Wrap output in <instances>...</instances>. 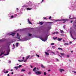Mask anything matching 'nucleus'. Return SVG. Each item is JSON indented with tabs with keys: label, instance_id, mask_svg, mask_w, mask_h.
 Instances as JSON below:
<instances>
[{
	"label": "nucleus",
	"instance_id": "nucleus-1",
	"mask_svg": "<svg viewBox=\"0 0 76 76\" xmlns=\"http://www.w3.org/2000/svg\"><path fill=\"white\" fill-rule=\"evenodd\" d=\"M69 19H62L61 20H57L56 21H69Z\"/></svg>",
	"mask_w": 76,
	"mask_h": 76
},
{
	"label": "nucleus",
	"instance_id": "nucleus-2",
	"mask_svg": "<svg viewBox=\"0 0 76 76\" xmlns=\"http://www.w3.org/2000/svg\"><path fill=\"white\" fill-rule=\"evenodd\" d=\"M35 73L37 75H39L42 73V72L41 71H36Z\"/></svg>",
	"mask_w": 76,
	"mask_h": 76
},
{
	"label": "nucleus",
	"instance_id": "nucleus-3",
	"mask_svg": "<svg viewBox=\"0 0 76 76\" xmlns=\"http://www.w3.org/2000/svg\"><path fill=\"white\" fill-rule=\"evenodd\" d=\"M41 39V40H42V41H47V38L46 37L45 39H43L42 38H40Z\"/></svg>",
	"mask_w": 76,
	"mask_h": 76
},
{
	"label": "nucleus",
	"instance_id": "nucleus-4",
	"mask_svg": "<svg viewBox=\"0 0 76 76\" xmlns=\"http://www.w3.org/2000/svg\"><path fill=\"white\" fill-rule=\"evenodd\" d=\"M17 38L18 39H19V40H20V36L19 35V34L17 33Z\"/></svg>",
	"mask_w": 76,
	"mask_h": 76
},
{
	"label": "nucleus",
	"instance_id": "nucleus-5",
	"mask_svg": "<svg viewBox=\"0 0 76 76\" xmlns=\"http://www.w3.org/2000/svg\"><path fill=\"white\" fill-rule=\"evenodd\" d=\"M7 54H5V56H7V55H8V54H9V52H10L9 49H8L7 50Z\"/></svg>",
	"mask_w": 76,
	"mask_h": 76
},
{
	"label": "nucleus",
	"instance_id": "nucleus-6",
	"mask_svg": "<svg viewBox=\"0 0 76 76\" xmlns=\"http://www.w3.org/2000/svg\"><path fill=\"white\" fill-rule=\"evenodd\" d=\"M43 23H44V22H40L39 23V24L40 25H43Z\"/></svg>",
	"mask_w": 76,
	"mask_h": 76
},
{
	"label": "nucleus",
	"instance_id": "nucleus-7",
	"mask_svg": "<svg viewBox=\"0 0 76 76\" xmlns=\"http://www.w3.org/2000/svg\"><path fill=\"white\" fill-rule=\"evenodd\" d=\"M59 71H60V72H61V73H62V72L63 71H64V70L63 69H60Z\"/></svg>",
	"mask_w": 76,
	"mask_h": 76
},
{
	"label": "nucleus",
	"instance_id": "nucleus-8",
	"mask_svg": "<svg viewBox=\"0 0 76 76\" xmlns=\"http://www.w3.org/2000/svg\"><path fill=\"white\" fill-rule=\"evenodd\" d=\"M15 33H13L12 34H10V35H12L13 37L15 36Z\"/></svg>",
	"mask_w": 76,
	"mask_h": 76
},
{
	"label": "nucleus",
	"instance_id": "nucleus-9",
	"mask_svg": "<svg viewBox=\"0 0 76 76\" xmlns=\"http://www.w3.org/2000/svg\"><path fill=\"white\" fill-rule=\"evenodd\" d=\"M62 39H63L62 38H58V41H61V40Z\"/></svg>",
	"mask_w": 76,
	"mask_h": 76
},
{
	"label": "nucleus",
	"instance_id": "nucleus-10",
	"mask_svg": "<svg viewBox=\"0 0 76 76\" xmlns=\"http://www.w3.org/2000/svg\"><path fill=\"white\" fill-rule=\"evenodd\" d=\"M39 70V68H36V71L38 72Z\"/></svg>",
	"mask_w": 76,
	"mask_h": 76
},
{
	"label": "nucleus",
	"instance_id": "nucleus-11",
	"mask_svg": "<svg viewBox=\"0 0 76 76\" xmlns=\"http://www.w3.org/2000/svg\"><path fill=\"white\" fill-rule=\"evenodd\" d=\"M69 45V43H65L64 44V45Z\"/></svg>",
	"mask_w": 76,
	"mask_h": 76
},
{
	"label": "nucleus",
	"instance_id": "nucleus-12",
	"mask_svg": "<svg viewBox=\"0 0 76 76\" xmlns=\"http://www.w3.org/2000/svg\"><path fill=\"white\" fill-rule=\"evenodd\" d=\"M33 71L35 72V71H36V67H34L33 69Z\"/></svg>",
	"mask_w": 76,
	"mask_h": 76
},
{
	"label": "nucleus",
	"instance_id": "nucleus-13",
	"mask_svg": "<svg viewBox=\"0 0 76 76\" xmlns=\"http://www.w3.org/2000/svg\"><path fill=\"white\" fill-rule=\"evenodd\" d=\"M18 45H19V43H16V47H18Z\"/></svg>",
	"mask_w": 76,
	"mask_h": 76
},
{
	"label": "nucleus",
	"instance_id": "nucleus-14",
	"mask_svg": "<svg viewBox=\"0 0 76 76\" xmlns=\"http://www.w3.org/2000/svg\"><path fill=\"white\" fill-rule=\"evenodd\" d=\"M60 54L61 56H64V53H60Z\"/></svg>",
	"mask_w": 76,
	"mask_h": 76
},
{
	"label": "nucleus",
	"instance_id": "nucleus-15",
	"mask_svg": "<svg viewBox=\"0 0 76 76\" xmlns=\"http://www.w3.org/2000/svg\"><path fill=\"white\" fill-rule=\"evenodd\" d=\"M45 53L46 54V55H47V56H48L49 55V53H47V52H45Z\"/></svg>",
	"mask_w": 76,
	"mask_h": 76
},
{
	"label": "nucleus",
	"instance_id": "nucleus-16",
	"mask_svg": "<svg viewBox=\"0 0 76 76\" xmlns=\"http://www.w3.org/2000/svg\"><path fill=\"white\" fill-rule=\"evenodd\" d=\"M28 22L30 24H31V23L30 22V21H29V19H28Z\"/></svg>",
	"mask_w": 76,
	"mask_h": 76
},
{
	"label": "nucleus",
	"instance_id": "nucleus-17",
	"mask_svg": "<svg viewBox=\"0 0 76 76\" xmlns=\"http://www.w3.org/2000/svg\"><path fill=\"white\" fill-rule=\"evenodd\" d=\"M30 56H27L26 57V60H28V58H29V57Z\"/></svg>",
	"mask_w": 76,
	"mask_h": 76
},
{
	"label": "nucleus",
	"instance_id": "nucleus-18",
	"mask_svg": "<svg viewBox=\"0 0 76 76\" xmlns=\"http://www.w3.org/2000/svg\"><path fill=\"white\" fill-rule=\"evenodd\" d=\"M9 73L8 71H7L6 72H4V73L5 74H6V73Z\"/></svg>",
	"mask_w": 76,
	"mask_h": 76
},
{
	"label": "nucleus",
	"instance_id": "nucleus-19",
	"mask_svg": "<svg viewBox=\"0 0 76 76\" xmlns=\"http://www.w3.org/2000/svg\"><path fill=\"white\" fill-rule=\"evenodd\" d=\"M15 69H16V70L18 69V66H15L14 67Z\"/></svg>",
	"mask_w": 76,
	"mask_h": 76
},
{
	"label": "nucleus",
	"instance_id": "nucleus-20",
	"mask_svg": "<svg viewBox=\"0 0 76 76\" xmlns=\"http://www.w3.org/2000/svg\"><path fill=\"white\" fill-rule=\"evenodd\" d=\"M26 9L27 10H31V9H32V8H27Z\"/></svg>",
	"mask_w": 76,
	"mask_h": 76
},
{
	"label": "nucleus",
	"instance_id": "nucleus-21",
	"mask_svg": "<svg viewBox=\"0 0 76 76\" xmlns=\"http://www.w3.org/2000/svg\"><path fill=\"white\" fill-rule=\"evenodd\" d=\"M22 65H20L19 66L18 68H20V67H22Z\"/></svg>",
	"mask_w": 76,
	"mask_h": 76
},
{
	"label": "nucleus",
	"instance_id": "nucleus-22",
	"mask_svg": "<svg viewBox=\"0 0 76 76\" xmlns=\"http://www.w3.org/2000/svg\"><path fill=\"white\" fill-rule=\"evenodd\" d=\"M58 50H63V49L60 48H58Z\"/></svg>",
	"mask_w": 76,
	"mask_h": 76
},
{
	"label": "nucleus",
	"instance_id": "nucleus-23",
	"mask_svg": "<svg viewBox=\"0 0 76 76\" xmlns=\"http://www.w3.org/2000/svg\"><path fill=\"white\" fill-rule=\"evenodd\" d=\"M41 66L42 67V68H45V67H44V66L43 65H42V64L41 65Z\"/></svg>",
	"mask_w": 76,
	"mask_h": 76
},
{
	"label": "nucleus",
	"instance_id": "nucleus-24",
	"mask_svg": "<svg viewBox=\"0 0 76 76\" xmlns=\"http://www.w3.org/2000/svg\"><path fill=\"white\" fill-rule=\"evenodd\" d=\"M71 36L72 38H73V39H76V38L75 39V38H73V36H72V34H71Z\"/></svg>",
	"mask_w": 76,
	"mask_h": 76
},
{
	"label": "nucleus",
	"instance_id": "nucleus-25",
	"mask_svg": "<svg viewBox=\"0 0 76 76\" xmlns=\"http://www.w3.org/2000/svg\"><path fill=\"white\" fill-rule=\"evenodd\" d=\"M25 70L24 69H22L21 70V72H25Z\"/></svg>",
	"mask_w": 76,
	"mask_h": 76
},
{
	"label": "nucleus",
	"instance_id": "nucleus-26",
	"mask_svg": "<svg viewBox=\"0 0 76 76\" xmlns=\"http://www.w3.org/2000/svg\"><path fill=\"white\" fill-rule=\"evenodd\" d=\"M24 61L23 60H18V61H19V62H22V61Z\"/></svg>",
	"mask_w": 76,
	"mask_h": 76
},
{
	"label": "nucleus",
	"instance_id": "nucleus-27",
	"mask_svg": "<svg viewBox=\"0 0 76 76\" xmlns=\"http://www.w3.org/2000/svg\"><path fill=\"white\" fill-rule=\"evenodd\" d=\"M3 54H4V53H1L0 55V56H2Z\"/></svg>",
	"mask_w": 76,
	"mask_h": 76
},
{
	"label": "nucleus",
	"instance_id": "nucleus-28",
	"mask_svg": "<svg viewBox=\"0 0 76 76\" xmlns=\"http://www.w3.org/2000/svg\"><path fill=\"white\" fill-rule=\"evenodd\" d=\"M53 34H58V32H56L54 33Z\"/></svg>",
	"mask_w": 76,
	"mask_h": 76
},
{
	"label": "nucleus",
	"instance_id": "nucleus-29",
	"mask_svg": "<svg viewBox=\"0 0 76 76\" xmlns=\"http://www.w3.org/2000/svg\"><path fill=\"white\" fill-rule=\"evenodd\" d=\"M61 33H63V31L61 30H60Z\"/></svg>",
	"mask_w": 76,
	"mask_h": 76
},
{
	"label": "nucleus",
	"instance_id": "nucleus-30",
	"mask_svg": "<svg viewBox=\"0 0 76 76\" xmlns=\"http://www.w3.org/2000/svg\"><path fill=\"white\" fill-rule=\"evenodd\" d=\"M56 48V46H53L52 47V48Z\"/></svg>",
	"mask_w": 76,
	"mask_h": 76
},
{
	"label": "nucleus",
	"instance_id": "nucleus-31",
	"mask_svg": "<svg viewBox=\"0 0 76 76\" xmlns=\"http://www.w3.org/2000/svg\"><path fill=\"white\" fill-rule=\"evenodd\" d=\"M44 75H47V73H46L45 72H44Z\"/></svg>",
	"mask_w": 76,
	"mask_h": 76
},
{
	"label": "nucleus",
	"instance_id": "nucleus-32",
	"mask_svg": "<svg viewBox=\"0 0 76 76\" xmlns=\"http://www.w3.org/2000/svg\"><path fill=\"white\" fill-rule=\"evenodd\" d=\"M11 18H14V16L13 15H12L11 17Z\"/></svg>",
	"mask_w": 76,
	"mask_h": 76
},
{
	"label": "nucleus",
	"instance_id": "nucleus-33",
	"mask_svg": "<svg viewBox=\"0 0 76 76\" xmlns=\"http://www.w3.org/2000/svg\"><path fill=\"white\" fill-rule=\"evenodd\" d=\"M31 36L32 34H29V36L30 37H31Z\"/></svg>",
	"mask_w": 76,
	"mask_h": 76
},
{
	"label": "nucleus",
	"instance_id": "nucleus-34",
	"mask_svg": "<svg viewBox=\"0 0 76 76\" xmlns=\"http://www.w3.org/2000/svg\"><path fill=\"white\" fill-rule=\"evenodd\" d=\"M36 56L37 57H39V55H38V54H36Z\"/></svg>",
	"mask_w": 76,
	"mask_h": 76
},
{
	"label": "nucleus",
	"instance_id": "nucleus-35",
	"mask_svg": "<svg viewBox=\"0 0 76 76\" xmlns=\"http://www.w3.org/2000/svg\"><path fill=\"white\" fill-rule=\"evenodd\" d=\"M23 7H27V6L26 5H24L23 6Z\"/></svg>",
	"mask_w": 76,
	"mask_h": 76
},
{
	"label": "nucleus",
	"instance_id": "nucleus-36",
	"mask_svg": "<svg viewBox=\"0 0 76 76\" xmlns=\"http://www.w3.org/2000/svg\"><path fill=\"white\" fill-rule=\"evenodd\" d=\"M43 19H46V20H47V18H45V17H44L43 18Z\"/></svg>",
	"mask_w": 76,
	"mask_h": 76
},
{
	"label": "nucleus",
	"instance_id": "nucleus-37",
	"mask_svg": "<svg viewBox=\"0 0 76 76\" xmlns=\"http://www.w3.org/2000/svg\"><path fill=\"white\" fill-rule=\"evenodd\" d=\"M58 56H59L60 57H61V58H62V56H61L60 55H58Z\"/></svg>",
	"mask_w": 76,
	"mask_h": 76
},
{
	"label": "nucleus",
	"instance_id": "nucleus-38",
	"mask_svg": "<svg viewBox=\"0 0 76 76\" xmlns=\"http://www.w3.org/2000/svg\"><path fill=\"white\" fill-rule=\"evenodd\" d=\"M51 45H54V43H51Z\"/></svg>",
	"mask_w": 76,
	"mask_h": 76
},
{
	"label": "nucleus",
	"instance_id": "nucleus-39",
	"mask_svg": "<svg viewBox=\"0 0 76 76\" xmlns=\"http://www.w3.org/2000/svg\"><path fill=\"white\" fill-rule=\"evenodd\" d=\"M49 19H51V17L50 16L49 18Z\"/></svg>",
	"mask_w": 76,
	"mask_h": 76
},
{
	"label": "nucleus",
	"instance_id": "nucleus-40",
	"mask_svg": "<svg viewBox=\"0 0 76 76\" xmlns=\"http://www.w3.org/2000/svg\"><path fill=\"white\" fill-rule=\"evenodd\" d=\"M53 39H57V37H55V38L53 37Z\"/></svg>",
	"mask_w": 76,
	"mask_h": 76
},
{
	"label": "nucleus",
	"instance_id": "nucleus-41",
	"mask_svg": "<svg viewBox=\"0 0 76 76\" xmlns=\"http://www.w3.org/2000/svg\"><path fill=\"white\" fill-rule=\"evenodd\" d=\"M47 23H53V22H47Z\"/></svg>",
	"mask_w": 76,
	"mask_h": 76
},
{
	"label": "nucleus",
	"instance_id": "nucleus-42",
	"mask_svg": "<svg viewBox=\"0 0 76 76\" xmlns=\"http://www.w3.org/2000/svg\"><path fill=\"white\" fill-rule=\"evenodd\" d=\"M31 73V72H29V73H28V74H29Z\"/></svg>",
	"mask_w": 76,
	"mask_h": 76
},
{
	"label": "nucleus",
	"instance_id": "nucleus-43",
	"mask_svg": "<svg viewBox=\"0 0 76 76\" xmlns=\"http://www.w3.org/2000/svg\"><path fill=\"white\" fill-rule=\"evenodd\" d=\"M72 72H74V73H76V72L72 71Z\"/></svg>",
	"mask_w": 76,
	"mask_h": 76
},
{
	"label": "nucleus",
	"instance_id": "nucleus-44",
	"mask_svg": "<svg viewBox=\"0 0 76 76\" xmlns=\"http://www.w3.org/2000/svg\"><path fill=\"white\" fill-rule=\"evenodd\" d=\"M26 61H27V60H25L24 61V62H26Z\"/></svg>",
	"mask_w": 76,
	"mask_h": 76
},
{
	"label": "nucleus",
	"instance_id": "nucleus-45",
	"mask_svg": "<svg viewBox=\"0 0 76 76\" xmlns=\"http://www.w3.org/2000/svg\"><path fill=\"white\" fill-rule=\"evenodd\" d=\"M50 71H51V70L50 69L48 70V72H50Z\"/></svg>",
	"mask_w": 76,
	"mask_h": 76
},
{
	"label": "nucleus",
	"instance_id": "nucleus-46",
	"mask_svg": "<svg viewBox=\"0 0 76 76\" xmlns=\"http://www.w3.org/2000/svg\"><path fill=\"white\" fill-rule=\"evenodd\" d=\"M23 60H24L25 59V57H23Z\"/></svg>",
	"mask_w": 76,
	"mask_h": 76
},
{
	"label": "nucleus",
	"instance_id": "nucleus-47",
	"mask_svg": "<svg viewBox=\"0 0 76 76\" xmlns=\"http://www.w3.org/2000/svg\"><path fill=\"white\" fill-rule=\"evenodd\" d=\"M63 28H64H64H65V26H63Z\"/></svg>",
	"mask_w": 76,
	"mask_h": 76
},
{
	"label": "nucleus",
	"instance_id": "nucleus-48",
	"mask_svg": "<svg viewBox=\"0 0 76 76\" xmlns=\"http://www.w3.org/2000/svg\"><path fill=\"white\" fill-rule=\"evenodd\" d=\"M69 55H67V57H69Z\"/></svg>",
	"mask_w": 76,
	"mask_h": 76
},
{
	"label": "nucleus",
	"instance_id": "nucleus-49",
	"mask_svg": "<svg viewBox=\"0 0 76 76\" xmlns=\"http://www.w3.org/2000/svg\"><path fill=\"white\" fill-rule=\"evenodd\" d=\"M43 1H44V0H42L41 3H42V2H43Z\"/></svg>",
	"mask_w": 76,
	"mask_h": 76
},
{
	"label": "nucleus",
	"instance_id": "nucleus-50",
	"mask_svg": "<svg viewBox=\"0 0 76 76\" xmlns=\"http://www.w3.org/2000/svg\"><path fill=\"white\" fill-rule=\"evenodd\" d=\"M13 47H15V44H13Z\"/></svg>",
	"mask_w": 76,
	"mask_h": 76
},
{
	"label": "nucleus",
	"instance_id": "nucleus-51",
	"mask_svg": "<svg viewBox=\"0 0 76 76\" xmlns=\"http://www.w3.org/2000/svg\"><path fill=\"white\" fill-rule=\"evenodd\" d=\"M13 72H12L11 73V74H12V75H13Z\"/></svg>",
	"mask_w": 76,
	"mask_h": 76
},
{
	"label": "nucleus",
	"instance_id": "nucleus-52",
	"mask_svg": "<svg viewBox=\"0 0 76 76\" xmlns=\"http://www.w3.org/2000/svg\"><path fill=\"white\" fill-rule=\"evenodd\" d=\"M31 68H32V67H33L31 65Z\"/></svg>",
	"mask_w": 76,
	"mask_h": 76
},
{
	"label": "nucleus",
	"instance_id": "nucleus-53",
	"mask_svg": "<svg viewBox=\"0 0 76 76\" xmlns=\"http://www.w3.org/2000/svg\"><path fill=\"white\" fill-rule=\"evenodd\" d=\"M71 23H72L73 22V21H71Z\"/></svg>",
	"mask_w": 76,
	"mask_h": 76
},
{
	"label": "nucleus",
	"instance_id": "nucleus-54",
	"mask_svg": "<svg viewBox=\"0 0 76 76\" xmlns=\"http://www.w3.org/2000/svg\"><path fill=\"white\" fill-rule=\"evenodd\" d=\"M9 63H11V61H9Z\"/></svg>",
	"mask_w": 76,
	"mask_h": 76
},
{
	"label": "nucleus",
	"instance_id": "nucleus-55",
	"mask_svg": "<svg viewBox=\"0 0 76 76\" xmlns=\"http://www.w3.org/2000/svg\"><path fill=\"white\" fill-rule=\"evenodd\" d=\"M17 10H19V9H18V8H17V9H16Z\"/></svg>",
	"mask_w": 76,
	"mask_h": 76
},
{
	"label": "nucleus",
	"instance_id": "nucleus-56",
	"mask_svg": "<svg viewBox=\"0 0 76 76\" xmlns=\"http://www.w3.org/2000/svg\"><path fill=\"white\" fill-rule=\"evenodd\" d=\"M52 53L53 54H55V53H54L53 52Z\"/></svg>",
	"mask_w": 76,
	"mask_h": 76
},
{
	"label": "nucleus",
	"instance_id": "nucleus-57",
	"mask_svg": "<svg viewBox=\"0 0 76 76\" xmlns=\"http://www.w3.org/2000/svg\"><path fill=\"white\" fill-rule=\"evenodd\" d=\"M56 60H57V61H58L59 60H58V59H57Z\"/></svg>",
	"mask_w": 76,
	"mask_h": 76
},
{
	"label": "nucleus",
	"instance_id": "nucleus-58",
	"mask_svg": "<svg viewBox=\"0 0 76 76\" xmlns=\"http://www.w3.org/2000/svg\"><path fill=\"white\" fill-rule=\"evenodd\" d=\"M75 23H76V21H75Z\"/></svg>",
	"mask_w": 76,
	"mask_h": 76
},
{
	"label": "nucleus",
	"instance_id": "nucleus-59",
	"mask_svg": "<svg viewBox=\"0 0 76 76\" xmlns=\"http://www.w3.org/2000/svg\"><path fill=\"white\" fill-rule=\"evenodd\" d=\"M4 53H5V52L4 51V52H3V53H4Z\"/></svg>",
	"mask_w": 76,
	"mask_h": 76
},
{
	"label": "nucleus",
	"instance_id": "nucleus-60",
	"mask_svg": "<svg viewBox=\"0 0 76 76\" xmlns=\"http://www.w3.org/2000/svg\"><path fill=\"white\" fill-rule=\"evenodd\" d=\"M71 43H72V42H69V43H70V44H71Z\"/></svg>",
	"mask_w": 76,
	"mask_h": 76
},
{
	"label": "nucleus",
	"instance_id": "nucleus-61",
	"mask_svg": "<svg viewBox=\"0 0 76 76\" xmlns=\"http://www.w3.org/2000/svg\"><path fill=\"white\" fill-rule=\"evenodd\" d=\"M11 71L12 72V71H13V69H11Z\"/></svg>",
	"mask_w": 76,
	"mask_h": 76
},
{
	"label": "nucleus",
	"instance_id": "nucleus-62",
	"mask_svg": "<svg viewBox=\"0 0 76 76\" xmlns=\"http://www.w3.org/2000/svg\"><path fill=\"white\" fill-rule=\"evenodd\" d=\"M65 22H66V21H64L63 23H65Z\"/></svg>",
	"mask_w": 76,
	"mask_h": 76
},
{
	"label": "nucleus",
	"instance_id": "nucleus-63",
	"mask_svg": "<svg viewBox=\"0 0 76 76\" xmlns=\"http://www.w3.org/2000/svg\"><path fill=\"white\" fill-rule=\"evenodd\" d=\"M71 53H73V51H71Z\"/></svg>",
	"mask_w": 76,
	"mask_h": 76
},
{
	"label": "nucleus",
	"instance_id": "nucleus-64",
	"mask_svg": "<svg viewBox=\"0 0 76 76\" xmlns=\"http://www.w3.org/2000/svg\"><path fill=\"white\" fill-rule=\"evenodd\" d=\"M63 42H65V41H64V40H63Z\"/></svg>",
	"mask_w": 76,
	"mask_h": 76
}]
</instances>
